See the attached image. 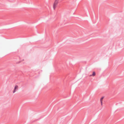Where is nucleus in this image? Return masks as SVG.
<instances>
[{
    "label": "nucleus",
    "instance_id": "nucleus-4",
    "mask_svg": "<svg viewBox=\"0 0 124 124\" xmlns=\"http://www.w3.org/2000/svg\"><path fill=\"white\" fill-rule=\"evenodd\" d=\"M104 98V97H102L100 99V101L101 102V105H102V102H103V100Z\"/></svg>",
    "mask_w": 124,
    "mask_h": 124
},
{
    "label": "nucleus",
    "instance_id": "nucleus-3",
    "mask_svg": "<svg viewBox=\"0 0 124 124\" xmlns=\"http://www.w3.org/2000/svg\"><path fill=\"white\" fill-rule=\"evenodd\" d=\"M96 75V73L95 72L93 71V73L92 74H91L89 75L90 77H94Z\"/></svg>",
    "mask_w": 124,
    "mask_h": 124
},
{
    "label": "nucleus",
    "instance_id": "nucleus-2",
    "mask_svg": "<svg viewBox=\"0 0 124 124\" xmlns=\"http://www.w3.org/2000/svg\"><path fill=\"white\" fill-rule=\"evenodd\" d=\"M18 88V86L17 85H16L15 86L14 90L13 91V93H14L17 90Z\"/></svg>",
    "mask_w": 124,
    "mask_h": 124
},
{
    "label": "nucleus",
    "instance_id": "nucleus-1",
    "mask_svg": "<svg viewBox=\"0 0 124 124\" xmlns=\"http://www.w3.org/2000/svg\"><path fill=\"white\" fill-rule=\"evenodd\" d=\"M59 0H55L53 5V7L54 10H55L58 3Z\"/></svg>",
    "mask_w": 124,
    "mask_h": 124
}]
</instances>
